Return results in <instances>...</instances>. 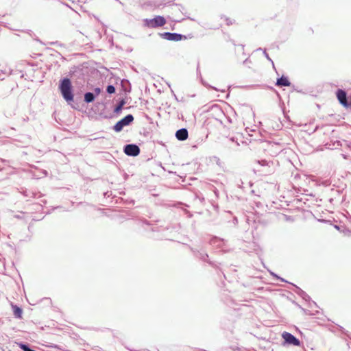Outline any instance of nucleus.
<instances>
[{"mask_svg": "<svg viewBox=\"0 0 351 351\" xmlns=\"http://www.w3.org/2000/svg\"><path fill=\"white\" fill-rule=\"evenodd\" d=\"M58 88L62 97L68 104L73 101V86L69 78L61 79L59 82Z\"/></svg>", "mask_w": 351, "mask_h": 351, "instance_id": "1", "label": "nucleus"}, {"mask_svg": "<svg viewBox=\"0 0 351 351\" xmlns=\"http://www.w3.org/2000/svg\"><path fill=\"white\" fill-rule=\"evenodd\" d=\"M145 25L151 27L156 28L163 26L166 23V20L163 16H156L154 19H146L144 20Z\"/></svg>", "mask_w": 351, "mask_h": 351, "instance_id": "2", "label": "nucleus"}, {"mask_svg": "<svg viewBox=\"0 0 351 351\" xmlns=\"http://www.w3.org/2000/svg\"><path fill=\"white\" fill-rule=\"evenodd\" d=\"M134 121V117L132 114H129L124 117L123 119L119 120L117 123L113 126V129L115 132H121L125 126H128L130 125Z\"/></svg>", "mask_w": 351, "mask_h": 351, "instance_id": "3", "label": "nucleus"}, {"mask_svg": "<svg viewBox=\"0 0 351 351\" xmlns=\"http://www.w3.org/2000/svg\"><path fill=\"white\" fill-rule=\"evenodd\" d=\"M124 153L129 156H136L140 154V148L136 144H127L123 147Z\"/></svg>", "mask_w": 351, "mask_h": 351, "instance_id": "4", "label": "nucleus"}, {"mask_svg": "<svg viewBox=\"0 0 351 351\" xmlns=\"http://www.w3.org/2000/svg\"><path fill=\"white\" fill-rule=\"evenodd\" d=\"M282 337L285 341V343L286 344L296 346H299L300 345V341L294 335L288 332H284L282 335Z\"/></svg>", "mask_w": 351, "mask_h": 351, "instance_id": "5", "label": "nucleus"}, {"mask_svg": "<svg viewBox=\"0 0 351 351\" xmlns=\"http://www.w3.org/2000/svg\"><path fill=\"white\" fill-rule=\"evenodd\" d=\"M191 250L192 251V252L193 253V255L196 258L202 260L204 262L208 263L209 265H210L212 266H214V263L208 259V255L205 251L198 250L193 248V247H191Z\"/></svg>", "mask_w": 351, "mask_h": 351, "instance_id": "6", "label": "nucleus"}, {"mask_svg": "<svg viewBox=\"0 0 351 351\" xmlns=\"http://www.w3.org/2000/svg\"><path fill=\"white\" fill-rule=\"evenodd\" d=\"M209 243L213 246H214V247H215L217 248H219V249H221L223 251H226L227 250L226 249V244H227V241L223 239H221V238H219V237H213L210 239Z\"/></svg>", "mask_w": 351, "mask_h": 351, "instance_id": "7", "label": "nucleus"}, {"mask_svg": "<svg viewBox=\"0 0 351 351\" xmlns=\"http://www.w3.org/2000/svg\"><path fill=\"white\" fill-rule=\"evenodd\" d=\"M159 35L160 36L161 38L171 41H179L181 40L182 38H186L185 36L182 34L174 32L160 33Z\"/></svg>", "mask_w": 351, "mask_h": 351, "instance_id": "8", "label": "nucleus"}, {"mask_svg": "<svg viewBox=\"0 0 351 351\" xmlns=\"http://www.w3.org/2000/svg\"><path fill=\"white\" fill-rule=\"evenodd\" d=\"M189 132L186 128H181L176 131V137L178 140L183 141L187 139Z\"/></svg>", "mask_w": 351, "mask_h": 351, "instance_id": "9", "label": "nucleus"}, {"mask_svg": "<svg viewBox=\"0 0 351 351\" xmlns=\"http://www.w3.org/2000/svg\"><path fill=\"white\" fill-rule=\"evenodd\" d=\"M291 85V82H289L287 77L282 75L280 77L277 79L276 82V86H289Z\"/></svg>", "mask_w": 351, "mask_h": 351, "instance_id": "10", "label": "nucleus"}, {"mask_svg": "<svg viewBox=\"0 0 351 351\" xmlns=\"http://www.w3.org/2000/svg\"><path fill=\"white\" fill-rule=\"evenodd\" d=\"M293 286L295 287L293 290L295 293L300 295L303 300L305 301H309L311 300L310 296L305 291L296 285H293Z\"/></svg>", "mask_w": 351, "mask_h": 351, "instance_id": "11", "label": "nucleus"}, {"mask_svg": "<svg viewBox=\"0 0 351 351\" xmlns=\"http://www.w3.org/2000/svg\"><path fill=\"white\" fill-rule=\"evenodd\" d=\"M95 99V95L91 92H87L84 94V101L87 104L93 102Z\"/></svg>", "mask_w": 351, "mask_h": 351, "instance_id": "12", "label": "nucleus"}, {"mask_svg": "<svg viewBox=\"0 0 351 351\" xmlns=\"http://www.w3.org/2000/svg\"><path fill=\"white\" fill-rule=\"evenodd\" d=\"M12 309L15 317L21 318L22 317L23 311L19 306L16 305H12Z\"/></svg>", "mask_w": 351, "mask_h": 351, "instance_id": "13", "label": "nucleus"}, {"mask_svg": "<svg viewBox=\"0 0 351 351\" xmlns=\"http://www.w3.org/2000/svg\"><path fill=\"white\" fill-rule=\"evenodd\" d=\"M125 101L123 99H122L121 101H119V102L118 103V104L115 106V108L114 109V112L116 114L119 113L122 110V108H123V106L125 105Z\"/></svg>", "mask_w": 351, "mask_h": 351, "instance_id": "14", "label": "nucleus"}, {"mask_svg": "<svg viewBox=\"0 0 351 351\" xmlns=\"http://www.w3.org/2000/svg\"><path fill=\"white\" fill-rule=\"evenodd\" d=\"M19 348L23 350V351H34V350H32L29 346L27 343H20L19 344Z\"/></svg>", "mask_w": 351, "mask_h": 351, "instance_id": "15", "label": "nucleus"}, {"mask_svg": "<svg viewBox=\"0 0 351 351\" xmlns=\"http://www.w3.org/2000/svg\"><path fill=\"white\" fill-rule=\"evenodd\" d=\"M116 91V88L115 87L112 85V84H109L106 87V92L109 94H112V93H114Z\"/></svg>", "mask_w": 351, "mask_h": 351, "instance_id": "16", "label": "nucleus"}, {"mask_svg": "<svg viewBox=\"0 0 351 351\" xmlns=\"http://www.w3.org/2000/svg\"><path fill=\"white\" fill-rule=\"evenodd\" d=\"M257 50H258V51H259V50H262V48H258ZM263 55H264V56H265V58H266L269 61H270V62L272 63V65H273V66L274 67V62L272 61V60H271V59L270 58V57L269 56L268 53H267V51H266V49H263Z\"/></svg>", "mask_w": 351, "mask_h": 351, "instance_id": "17", "label": "nucleus"}, {"mask_svg": "<svg viewBox=\"0 0 351 351\" xmlns=\"http://www.w3.org/2000/svg\"><path fill=\"white\" fill-rule=\"evenodd\" d=\"M257 162L261 166H267L269 165V162L266 160H258Z\"/></svg>", "mask_w": 351, "mask_h": 351, "instance_id": "18", "label": "nucleus"}, {"mask_svg": "<svg viewBox=\"0 0 351 351\" xmlns=\"http://www.w3.org/2000/svg\"><path fill=\"white\" fill-rule=\"evenodd\" d=\"M23 195L25 197H35V193H32V192L27 193V191H26L23 192Z\"/></svg>", "mask_w": 351, "mask_h": 351, "instance_id": "19", "label": "nucleus"}, {"mask_svg": "<svg viewBox=\"0 0 351 351\" xmlns=\"http://www.w3.org/2000/svg\"><path fill=\"white\" fill-rule=\"evenodd\" d=\"M100 93H101V88H100L97 87V88H95L94 89V93H95V97L99 95L100 94Z\"/></svg>", "mask_w": 351, "mask_h": 351, "instance_id": "20", "label": "nucleus"}, {"mask_svg": "<svg viewBox=\"0 0 351 351\" xmlns=\"http://www.w3.org/2000/svg\"><path fill=\"white\" fill-rule=\"evenodd\" d=\"M225 20H226V24L228 25H230L233 24V21L231 19L226 17Z\"/></svg>", "mask_w": 351, "mask_h": 351, "instance_id": "21", "label": "nucleus"}, {"mask_svg": "<svg viewBox=\"0 0 351 351\" xmlns=\"http://www.w3.org/2000/svg\"><path fill=\"white\" fill-rule=\"evenodd\" d=\"M271 275H273L274 276H276L277 278L280 279L282 282L285 281L283 278L278 277L277 275L274 274V273H271Z\"/></svg>", "mask_w": 351, "mask_h": 351, "instance_id": "22", "label": "nucleus"}, {"mask_svg": "<svg viewBox=\"0 0 351 351\" xmlns=\"http://www.w3.org/2000/svg\"><path fill=\"white\" fill-rule=\"evenodd\" d=\"M241 184H243V182L241 180H239V182L237 183V185L239 186V187H241Z\"/></svg>", "mask_w": 351, "mask_h": 351, "instance_id": "23", "label": "nucleus"}, {"mask_svg": "<svg viewBox=\"0 0 351 351\" xmlns=\"http://www.w3.org/2000/svg\"><path fill=\"white\" fill-rule=\"evenodd\" d=\"M15 217H16V218H18V219H21V216H20V215H16Z\"/></svg>", "mask_w": 351, "mask_h": 351, "instance_id": "24", "label": "nucleus"}, {"mask_svg": "<svg viewBox=\"0 0 351 351\" xmlns=\"http://www.w3.org/2000/svg\"><path fill=\"white\" fill-rule=\"evenodd\" d=\"M336 143L337 144V145H341L339 141H337Z\"/></svg>", "mask_w": 351, "mask_h": 351, "instance_id": "25", "label": "nucleus"}, {"mask_svg": "<svg viewBox=\"0 0 351 351\" xmlns=\"http://www.w3.org/2000/svg\"><path fill=\"white\" fill-rule=\"evenodd\" d=\"M347 145L351 149V143L350 145L347 144Z\"/></svg>", "mask_w": 351, "mask_h": 351, "instance_id": "26", "label": "nucleus"}, {"mask_svg": "<svg viewBox=\"0 0 351 351\" xmlns=\"http://www.w3.org/2000/svg\"><path fill=\"white\" fill-rule=\"evenodd\" d=\"M237 221V218H234V221Z\"/></svg>", "mask_w": 351, "mask_h": 351, "instance_id": "27", "label": "nucleus"}]
</instances>
